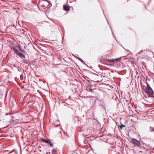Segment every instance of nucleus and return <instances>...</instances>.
Returning <instances> with one entry per match:
<instances>
[{"instance_id": "6e6552de", "label": "nucleus", "mask_w": 154, "mask_h": 154, "mask_svg": "<svg viewBox=\"0 0 154 154\" xmlns=\"http://www.w3.org/2000/svg\"><path fill=\"white\" fill-rule=\"evenodd\" d=\"M51 153L52 154H57V152L56 149H53L52 150Z\"/></svg>"}, {"instance_id": "423d86ee", "label": "nucleus", "mask_w": 154, "mask_h": 154, "mask_svg": "<svg viewBox=\"0 0 154 154\" xmlns=\"http://www.w3.org/2000/svg\"><path fill=\"white\" fill-rule=\"evenodd\" d=\"M63 7L64 10L66 11H68L70 10L68 6L64 5H63Z\"/></svg>"}, {"instance_id": "f03ea898", "label": "nucleus", "mask_w": 154, "mask_h": 154, "mask_svg": "<svg viewBox=\"0 0 154 154\" xmlns=\"http://www.w3.org/2000/svg\"><path fill=\"white\" fill-rule=\"evenodd\" d=\"M11 49H13L14 52L16 53V54L20 57L21 58H24L25 56L23 54V51L22 50H21V53L20 52L18 51H17V49H15V48H14L13 47L11 48Z\"/></svg>"}, {"instance_id": "39448f33", "label": "nucleus", "mask_w": 154, "mask_h": 154, "mask_svg": "<svg viewBox=\"0 0 154 154\" xmlns=\"http://www.w3.org/2000/svg\"><path fill=\"white\" fill-rule=\"evenodd\" d=\"M44 142L46 143L49 144L50 146H53V143H51V142L50 140H45L44 141Z\"/></svg>"}, {"instance_id": "f8f14e48", "label": "nucleus", "mask_w": 154, "mask_h": 154, "mask_svg": "<svg viewBox=\"0 0 154 154\" xmlns=\"http://www.w3.org/2000/svg\"><path fill=\"white\" fill-rule=\"evenodd\" d=\"M6 114L7 115H8V113H6Z\"/></svg>"}, {"instance_id": "9b49d317", "label": "nucleus", "mask_w": 154, "mask_h": 154, "mask_svg": "<svg viewBox=\"0 0 154 154\" xmlns=\"http://www.w3.org/2000/svg\"><path fill=\"white\" fill-rule=\"evenodd\" d=\"M142 51H140V53L141 52H142Z\"/></svg>"}, {"instance_id": "f257e3e1", "label": "nucleus", "mask_w": 154, "mask_h": 154, "mask_svg": "<svg viewBox=\"0 0 154 154\" xmlns=\"http://www.w3.org/2000/svg\"><path fill=\"white\" fill-rule=\"evenodd\" d=\"M144 91L148 94L153 95L154 93L153 90L148 84H147V86Z\"/></svg>"}, {"instance_id": "7ed1b4c3", "label": "nucleus", "mask_w": 154, "mask_h": 154, "mask_svg": "<svg viewBox=\"0 0 154 154\" xmlns=\"http://www.w3.org/2000/svg\"><path fill=\"white\" fill-rule=\"evenodd\" d=\"M131 142L136 146H139L140 145V141L135 139L133 138L131 139Z\"/></svg>"}, {"instance_id": "9d476101", "label": "nucleus", "mask_w": 154, "mask_h": 154, "mask_svg": "<svg viewBox=\"0 0 154 154\" xmlns=\"http://www.w3.org/2000/svg\"><path fill=\"white\" fill-rule=\"evenodd\" d=\"M48 153H49V152H47L46 153V154H48Z\"/></svg>"}, {"instance_id": "0eeeda50", "label": "nucleus", "mask_w": 154, "mask_h": 154, "mask_svg": "<svg viewBox=\"0 0 154 154\" xmlns=\"http://www.w3.org/2000/svg\"><path fill=\"white\" fill-rule=\"evenodd\" d=\"M10 154H17V151L14 150L10 152Z\"/></svg>"}, {"instance_id": "1a4fd4ad", "label": "nucleus", "mask_w": 154, "mask_h": 154, "mask_svg": "<svg viewBox=\"0 0 154 154\" xmlns=\"http://www.w3.org/2000/svg\"><path fill=\"white\" fill-rule=\"evenodd\" d=\"M120 128L121 129H122L123 127H125V125H121L120 126Z\"/></svg>"}, {"instance_id": "20e7f679", "label": "nucleus", "mask_w": 154, "mask_h": 154, "mask_svg": "<svg viewBox=\"0 0 154 154\" xmlns=\"http://www.w3.org/2000/svg\"><path fill=\"white\" fill-rule=\"evenodd\" d=\"M121 59V58H119L118 59H109L108 60V61L109 62L111 63L115 61L120 60Z\"/></svg>"}]
</instances>
